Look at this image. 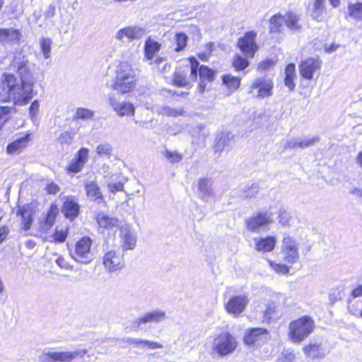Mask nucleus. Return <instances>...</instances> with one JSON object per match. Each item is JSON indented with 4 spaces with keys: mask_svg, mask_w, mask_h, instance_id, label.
Returning a JSON list of instances; mask_svg holds the SVG:
<instances>
[{
    "mask_svg": "<svg viewBox=\"0 0 362 362\" xmlns=\"http://www.w3.org/2000/svg\"><path fill=\"white\" fill-rule=\"evenodd\" d=\"M33 86V83L19 81L13 74L5 73L1 76L0 101H13L14 105H25L34 96Z\"/></svg>",
    "mask_w": 362,
    "mask_h": 362,
    "instance_id": "f257e3e1",
    "label": "nucleus"
},
{
    "mask_svg": "<svg viewBox=\"0 0 362 362\" xmlns=\"http://www.w3.org/2000/svg\"><path fill=\"white\" fill-rule=\"evenodd\" d=\"M136 73L132 65L126 62L119 63L115 69V75L109 86L117 92L124 94L136 86Z\"/></svg>",
    "mask_w": 362,
    "mask_h": 362,
    "instance_id": "f03ea898",
    "label": "nucleus"
},
{
    "mask_svg": "<svg viewBox=\"0 0 362 362\" xmlns=\"http://www.w3.org/2000/svg\"><path fill=\"white\" fill-rule=\"evenodd\" d=\"M314 327V320L309 316H303L290 323L288 336L293 343L299 344L313 332Z\"/></svg>",
    "mask_w": 362,
    "mask_h": 362,
    "instance_id": "7ed1b4c3",
    "label": "nucleus"
},
{
    "mask_svg": "<svg viewBox=\"0 0 362 362\" xmlns=\"http://www.w3.org/2000/svg\"><path fill=\"white\" fill-rule=\"evenodd\" d=\"M237 346L236 338L228 332H223L214 339L211 350L220 356H226L232 354Z\"/></svg>",
    "mask_w": 362,
    "mask_h": 362,
    "instance_id": "20e7f679",
    "label": "nucleus"
},
{
    "mask_svg": "<svg viewBox=\"0 0 362 362\" xmlns=\"http://www.w3.org/2000/svg\"><path fill=\"white\" fill-rule=\"evenodd\" d=\"M190 76L192 81H196L199 74L200 82L197 86V90L202 93L206 88L207 82H211L214 79L215 71L206 66H199V62L195 58H190Z\"/></svg>",
    "mask_w": 362,
    "mask_h": 362,
    "instance_id": "39448f33",
    "label": "nucleus"
},
{
    "mask_svg": "<svg viewBox=\"0 0 362 362\" xmlns=\"http://www.w3.org/2000/svg\"><path fill=\"white\" fill-rule=\"evenodd\" d=\"M92 240L88 237H83L78 240L74 247V250H70L72 258L81 263H89L93 259V255L90 250Z\"/></svg>",
    "mask_w": 362,
    "mask_h": 362,
    "instance_id": "423d86ee",
    "label": "nucleus"
},
{
    "mask_svg": "<svg viewBox=\"0 0 362 362\" xmlns=\"http://www.w3.org/2000/svg\"><path fill=\"white\" fill-rule=\"evenodd\" d=\"M146 35L144 27L132 25L119 28L115 34V38L122 43H129L139 40Z\"/></svg>",
    "mask_w": 362,
    "mask_h": 362,
    "instance_id": "0eeeda50",
    "label": "nucleus"
},
{
    "mask_svg": "<svg viewBox=\"0 0 362 362\" xmlns=\"http://www.w3.org/2000/svg\"><path fill=\"white\" fill-rule=\"evenodd\" d=\"M272 221V213L269 211H262L248 218L246 224L249 230L259 233L262 229L267 228Z\"/></svg>",
    "mask_w": 362,
    "mask_h": 362,
    "instance_id": "6e6552de",
    "label": "nucleus"
},
{
    "mask_svg": "<svg viewBox=\"0 0 362 362\" xmlns=\"http://www.w3.org/2000/svg\"><path fill=\"white\" fill-rule=\"evenodd\" d=\"M281 253L286 263L293 264L298 260V244L293 237L284 235L281 242Z\"/></svg>",
    "mask_w": 362,
    "mask_h": 362,
    "instance_id": "1a4fd4ad",
    "label": "nucleus"
},
{
    "mask_svg": "<svg viewBox=\"0 0 362 362\" xmlns=\"http://www.w3.org/2000/svg\"><path fill=\"white\" fill-rule=\"evenodd\" d=\"M11 66L20 76L21 81L33 83L30 64L28 57L22 53H17L13 58Z\"/></svg>",
    "mask_w": 362,
    "mask_h": 362,
    "instance_id": "9d476101",
    "label": "nucleus"
},
{
    "mask_svg": "<svg viewBox=\"0 0 362 362\" xmlns=\"http://www.w3.org/2000/svg\"><path fill=\"white\" fill-rule=\"evenodd\" d=\"M273 83L270 79L261 77L255 79L250 86V93L255 98H264L272 95Z\"/></svg>",
    "mask_w": 362,
    "mask_h": 362,
    "instance_id": "9b49d317",
    "label": "nucleus"
},
{
    "mask_svg": "<svg viewBox=\"0 0 362 362\" xmlns=\"http://www.w3.org/2000/svg\"><path fill=\"white\" fill-rule=\"evenodd\" d=\"M268 339V331L260 327L250 328L245 330L244 343L248 346H257Z\"/></svg>",
    "mask_w": 362,
    "mask_h": 362,
    "instance_id": "f8f14e48",
    "label": "nucleus"
},
{
    "mask_svg": "<svg viewBox=\"0 0 362 362\" xmlns=\"http://www.w3.org/2000/svg\"><path fill=\"white\" fill-rule=\"evenodd\" d=\"M197 197L204 202H208L214 197V180L211 177H200L196 184Z\"/></svg>",
    "mask_w": 362,
    "mask_h": 362,
    "instance_id": "ddd939ff",
    "label": "nucleus"
},
{
    "mask_svg": "<svg viewBox=\"0 0 362 362\" xmlns=\"http://www.w3.org/2000/svg\"><path fill=\"white\" fill-rule=\"evenodd\" d=\"M103 265L109 272L122 269L124 266L123 255L116 251H109L103 257Z\"/></svg>",
    "mask_w": 362,
    "mask_h": 362,
    "instance_id": "4468645a",
    "label": "nucleus"
},
{
    "mask_svg": "<svg viewBox=\"0 0 362 362\" xmlns=\"http://www.w3.org/2000/svg\"><path fill=\"white\" fill-rule=\"evenodd\" d=\"M320 141L319 136L313 137H293L286 139L283 141V146L284 150L299 148L303 149L313 146L315 143Z\"/></svg>",
    "mask_w": 362,
    "mask_h": 362,
    "instance_id": "2eb2a0df",
    "label": "nucleus"
},
{
    "mask_svg": "<svg viewBox=\"0 0 362 362\" xmlns=\"http://www.w3.org/2000/svg\"><path fill=\"white\" fill-rule=\"evenodd\" d=\"M256 33L254 32H247L243 37L239 39L238 47L247 57H253L257 49V46L255 42Z\"/></svg>",
    "mask_w": 362,
    "mask_h": 362,
    "instance_id": "dca6fc26",
    "label": "nucleus"
},
{
    "mask_svg": "<svg viewBox=\"0 0 362 362\" xmlns=\"http://www.w3.org/2000/svg\"><path fill=\"white\" fill-rule=\"evenodd\" d=\"M108 103L112 110L119 117L133 116L135 108L132 103L126 101H119L115 96H110Z\"/></svg>",
    "mask_w": 362,
    "mask_h": 362,
    "instance_id": "f3484780",
    "label": "nucleus"
},
{
    "mask_svg": "<svg viewBox=\"0 0 362 362\" xmlns=\"http://www.w3.org/2000/svg\"><path fill=\"white\" fill-rule=\"evenodd\" d=\"M249 303L247 296H238L232 297L226 304V311L233 315H239L243 313Z\"/></svg>",
    "mask_w": 362,
    "mask_h": 362,
    "instance_id": "a211bd4d",
    "label": "nucleus"
},
{
    "mask_svg": "<svg viewBox=\"0 0 362 362\" xmlns=\"http://www.w3.org/2000/svg\"><path fill=\"white\" fill-rule=\"evenodd\" d=\"M165 313L160 310H154L148 312L135 319L133 325L137 328H141V325L148 322L159 323L165 319Z\"/></svg>",
    "mask_w": 362,
    "mask_h": 362,
    "instance_id": "6ab92c4d",
    "label": "nucleus"
},
{
    "mask_svg": "<svg viewBox=\"0 0 362 362\" xmlns=\"http://www.w3.org/2000/svg\"><path fill=\"white\" fill-rule=\"evenodd\" d=\"M88 153L89 150L87 148H81L76 157L71 160V163L67 167V172L69 173H79L88 160Z\"/></svg>",
    "mask_w": 362,
    "mask_h": 362,
    "instance_id": "aec40b11",
    "label": "nucleus"
},
{
    "mask_svg": "<svg viewBox=\"0 0 362 362\" xmlns=\"http://www.w3.org/2000/svg\"><path fill=\"white\" fill-rule=\"evenodd\" d=\"M303 351L306 356L313 359H322L326 355V349L322 341L317 340L310 341L309 344L304 346Z\"/></svg>",
    "mask_w": 362,
    "mask_h": 362,
    "instance_id": "412c9836",
    "label": "nucleus"
},
{
    "mask_svg": "<svg viewBox=\"0 0 362 362\" xmlns=\"http://www.w3.org/2000/svg\"><path fill=\"white\" fill-rule=\"evenodd\" d=\"M320 62L318 59L308 58L303 61L299 66L300 75L307 79H312L313 73L320 69Z\"/></svg>",
    "mask_w": 362,
    "mask_h": 362,
    "instance_id": "4be33fe9",
    "label": "nucleus"
},
{
    "mask_svg": "<svg viewBox=\"0 0 362 362\" xmlns=\"http://www.w3.org/2000/svg\"><path fill=\"white\" fill-rule=\"evenodd\" d=\"M17 216L21 218V228L28 230L30 228L33 218V209L30 204H25L18 207Z\"/></svg>",
    "mask_w": 362,
    "mask_h": 362,
    "instance_id": "5701e85b",
    "label": "nucleus"
},
{
    "mask_svg": "<svg viewBox=\"0 0 362 362\" xmlns=\"http://www.w3.org/2000/svg\"><path fill=\"white\" fill-rule=\"evenodd\" d=\"M233 139V135L228 131H221L218 132L215 137L214 143V150L218 156L227 147L230 141Z\"/></svg>",
    "mask_w": 362,
    "mask_h": 362,
    "instance_id": "b1692460",
    "label": "nucleus"
},
{
    "mask_svg": "<svg viewBox=\"0 0 362 362\" xmlns=\"http://www.w3.org/2000/svg\"><path fill=\"white\" fill-rule=\"evenodd\" d=\"M21 37V33L18 29L1 28L0 43L1 44H18Z\"/></svg>",
    "mask_w": 362,
    "mask_h": 362,
    "instance_id": "393cba45",
    "label": "nucleus"
},
{
    "mask_svg": "<svg viewBox=\"0 0 362 362\" xmlns=\"http://www.w3.org/2000/svg\"><path fill=\"white\" fill-rule=\"evenodd\" d=\"M121 246L124 250H134L136 245V236L127 227L120 228Z\"/></svg>",
    "mask_w": 362,
    "mask_h": 362,
    "instance_id": "a878e982",
    "label": "nucleus"
},
{
    "mask_svg": "<svg viewBox=\"0 0 362 362\" xmlns=\"http://www.w3.org/2000/svg\"><path fill=\"white\" fill-rule=\"evenodd\" d=\"M253 241L255 243V250L262 252H269L272 251L276 244V238L274 236L254 238Z\"/></svg>",
    "mask_w": 362,
    "mask_h": 362,
    "instance_id": "bb28decb",
    "label": "nucleus"
},
{
    "mask_svg": "<svg viewBox=\"0 0 362 362\" xmlns=\"http://www.w3.org/2000/svg\"><path fill=\"white\" fill-rule=\"evenodd\" d=\"M87 354L85 349L74 351H55L54 357L56 362H71L76 358H83Z\"/></svg>",
    "mask_w": 362,
    "mask_h": 362,
    "instance_id": "cd10ccee",
    "label": "nucleus"
},
{
    "mask_svg": "<svg viewBox=\"0 0 362 362\" xmlns=\"http://www.w3.org/2000/svg\"><path fill=\"white\" fill-rule=\"evenodd\" d=\"M30 134L27 133L23 136L16 139L14 141L8 144L6 152L8 154L20 153L25 148L30 141Z\"/></svg>",
    "mask_w": 362,
    "mask_h": 362,
    "instance_id": "c85d7f7f",
    "label": "nucleus"
},
{
    "mask_svg": "<svg viewBox=\"0 0 362 362\" xmlns=\"http://www.w3.org/2000/svg\"><path fill=\"white\" fill-rule=\"evenodd\" d=\"M122 341L128 344H133L141 349H161L163 347V344L160 343L149 341V340H144L141 339L137 338H132L127 337L125 339H122Z\"/></svg>",
    "mask_w": 362,
    "mask_h": 362,
    "instance_id": "c756f323",
    "label": "nucleus"
},
{
    "mask_svg": "<svg viewBox=\"0 0 362 362\" xmlns=\"http://www.w3.org/2000/svg\"><path fill=\"white\" fill-rule=\"evenodd\" d=\"M161 45L152 40L150 37L146 40L144 45V58L146 60H152L155 54L160 49Z\"/></svg>",
    "mask_w": 362,
    "mask_h": 362,
    "instance_id": "7c9ffc66",
    "label": "nucleus"
},
{
    "mask_svg": "<svg viewBox=\"0 0 362 362\" xmlns=\"http://www.w3.org/2000/svg\"><path fill=\"white\" fill-rule=\"evenodd\" d=\"M79 211V206L77 202L73 199H66L64 202L62 212L64 213L66 218H70L71 220L75 218Z\"/></svg>",
    "mask_w": 362,
    "mask_h": 362,
    "instance_id": "2f4dec72",
    "label": "nucleus"
},
{
    "mask_svg": "<svg viewBox=\"0 0 362 362\" xmlns=\"http://www.w3.org/2000/svg\"><path fill=\"white\" fill-rule=\"evenodd\" d=\"M285 25L293 32L300 31L301 25L299 23L300 17L292 11L286 12L284 14Z\"/></svg>",
    "mask_w": 362,
    "mask_h": 362,
    "instance_id": "473e14b6",
    "label": "nucleus"
},
{
    "mask_svg": "<svg viewBox=\"0 0 362 362\" xmlns=\"http://www.w3.org/2000/svg\"><path fill=\"white\" fill-rule=\"evenodd\" d=\"M285 25L284 15L279 13L272 16L269 20V32L281 33Z\"/></svg>",
    "mask_w": 362,
    "mask_h": 362,
    "instance_id": "72a5a7b5",
    "label": "nucleus"
},
{
    "mask_svg": "<svg viewBox=\"0 0 362 362\" xmlns=\"http://www.w3.org/2000/svg\"><path fill=\"white\" fill-rule=\"evenodd\" d=\"M85 189L87 196L90 199L98 202L103 201V195L100 191V187L95 182H87Z\"/></svg>",
    "mask_w": 362,
    "mask_h": 362,
    "instance_id": "f704fd0d",
    "label": "nucleus"
},
{
    "mask_svg": "<svg viewBox=\"0 0 362 362\" xmlns=\"http://www.w3.org/2000/svg\"><path fill=\"white\" fill-rule=\"evenodd\" d=\"M325 11V0H314L311 11L312 18L321 21L324 18Z\"/></svg>",
    "mask_w": 362,
    "mask_h": 362,
    "instance_id": "c9c22d12",
    "label": "nucleus"
},
{
    "mask_svg": "<svg viewBox=\"0 0 362 362\" xmlns=\"http://www.w3.org/2000/svg\"><path fill=\"white\" fill-rule=\"evenodd\" d=\"M259 186L257 183H252L240 189L238 192L239 197L242 199H250L255 197L259 191Z\"/></svg>",
    "mask_w": 362,
    "mask_h": 362,
    "instance_id": "e433bc0d",
    "label": "nucleus"
},
{
    "mask_svg": "<svg viewBox=\"0 0 362 362\" xmlns=\"http://www.w3.org/2000/svg\"><path fill=\"white\" fill-rule=\"evenodd\" d=\"M348 16L357 21H362V3L350 4Z\"/></svg>",
    "mask_w": 362,
    "mask_h": 362,
    "instance_id": "4c0bfd02",
    "label": "nucleus"
},
{
    "mask_svg": "<svg viewBox=\"0 0 362 362\" xmlns=\"http://www.w3.org/2000/svg\"><path fill=\"white\" fill-rule=\"evenodd\" d=\"M98 223L100 227L112 228L117 226L119 221L117 218L110 217L105 214H99L98 216Z\"/></svg>",
    "mask_w": 362,
    "mask_h": 362,
    "instance_id": "58836bf2",
    "label": "nucleus"
},
{
    "mask_svg": "<svg viewBox=\"0 0 362 362\" xmlns=\"http://www.w3.org/2000/svg\"><path fill=\"white\" fill-rule=\"evenodd\" d=\"M159 114L167 117H179L184 115V109L182 107H171L170 106H163L158 110Z\"/></svg>",
    "mask_w": 362,
    "mask_h": 362,
    "instance_id": "ea45409f",
    "label": "nucleus"
},
{
    "mask_svg": "<svg viewBox=\"0 0 362 362\" xmlns=\"http://www.w3.org/2000/svg\"><path fill=\"white\" fill-rule=\"evenodd\" d=\"M223 83L230 89L232 92L237 90L240 84V78L235 77L230 74H226L222 77Z\"/></svg>",
    "mask_w": 362,
    "mask_h": 362,
    "instance_id": "a19ab883",
    "label": "nucleus"
},
{
    "mask_svg": "<svg viewBox=\"0 0 362 362\" xmlns=\"http://www.w3.org/2000/svg\"><path fill=\"white\" fill-rule=\"evenodd\" d=\"M95 112L89 109L78 107L76 109L74 116V119L88 120L93 118Z\"/></svg>",
    "mask_w": 362,
    "mask_h": 362,
    "instance_id": "79ce46f5",
    "label": "nucleus"
},
{
    "mask_svg": "<svg viewBox=\"0 0 362 362\" xmlns=\"http://www.w3.org/2000/svg\"><path fill=\"white\" fill-rule=\"evenodd\" d=\"M188 40L187 35L184 33H177L175 35V42L176 44V47L174 50L175 52L182 51L186 45Z\"/></svg>",
    "mask_w": 362,
    "mask_h": 362,
    "instance_id": "37998d69",
    "label": "nucleus"
},
{
    "mask_svg": "<svg viewBox=\"0 0 362 362\" xmlns=\"http://www.w3.org/2000/svg\"><path fill=\"white\" fill-rule=\"evenodd\" d=\"M52 44V41L49 37H42L40 41L42 53L46 59L50 57Z\"/></svg>",
    "mask_w": 362,
    "mask_h": 362,
    "instance_id": "c03bdc74",
    "label": "nucleus"
},
{
    "mask_svg": "<svg viewBox=\"0 0 362 362\" xmlns=\"http://www.w3.org/2000/svg\"><path fill=\"white\" fill-rule=\"evenodd\" d=\"M76 134V130L74 129L70 131H66L60 134L58 138V141L61 144H71L74 140V138Z\"/></svg>",
    "mask_w": 362,
    "mask_h": 362,
    "instance_id": "a18cd8bd",
    "label": "nucleus"
},
{
    "mask_svg": "<svg viewBox=\"0 0 362 362\" xmlns=\"http://www.w3.org/2000/svg\"><path fill=\"white\" fill-rule=\"evenodd\" d=\"M249 64L248 61L239 54H236L233 60V66L237 71L244 70Z\"/></svg>",
    "mask_w": 362,
    "mask_h": 362,
    "instance_id": "49530a36",
    "label": "nucleus"
},
{
    "mask_svg": "<svg viewBox=\"0 0 362 362\" xmlns=\"http://www.w3.org/2000/svg\"><path fill=\"white\" fill-rule=\"evenodd\" d=\"M173 81V84L177 87H187L189 84L185 76L178 72L174 74Z\"/></svg>",
    "mask_w": 362,
    "mask_h": 362,
    "instance_id": "de8ad7c7",
    "label": "nucleus"
},
{
    "mask_svg": "<svg viewBox=\"0 0 362 362\" xmlns=\"http://www.w3.org/2000/svg\"><path fill=\"white\" fill-rule=\"evenodd\" d=\"M58 214V209L56 206H51L45 218H44V221L49 223V224L54 225L57 215Z\"/></svg>",
    "mask_w": 362,
    "mask_h": 362,
    "instance_id": "09e8293b",
    "label": "nucleus"
},
{
    "mask_svg": "<svg viewBox=\"0 0 362 362\" xmlns=\"http://www.w3.org/2000/svg\"><path fill=\"white\" fill-rule=\"evenodd\" d=\"M96 153L97 154L100 156H109L111 155L112 148L110 144H99L96 147Z\"/></svg>",
    "mask_w": 362,
    "mask_h": 362,
    "instance_id": "8fccbe9b",
    "label": "nucleus"
},
{
    "mask_svg": "<svg viewBox=\"0 0 362 362\" xmlns=\"http://www.w3.org/2000/svg\"><path fill=\"white\" fill-rule=\"evenodd\" d=\"M164 156L171 163H176L180 162L182 159V156L177 152H172L168 150H165L164 153Z\"/></svg>",
    "mask_w": 362,
    "mask_h": 362,
    "instance_id": "3c124183",
    "label": "nucleus"
},
{
    "mask_svg": "<svg viewBox=\"0 0 362 362\" xmlns=\"http://www.w3.org/2000/svg\"><path fill=\"white\" fill-rule=\"evenodd\" d=\"M17 110L15 107L0 106V122H3L11 112H16Z\"/></svg>",
    "mask_w": 362,
    "mask_h": 362,
    "instance_id": "603ef678",
    "label": "nucleus"
},
{
    "mask_svg": "<svg viewBox=\"0 0 362 362\" xmlns=\"http://www.w3.org/2000/svg\"><path fill=\"white\" fill-rule=\"evenodd\" d=\"M270 266L277 273L285 274L288 273L289 267L286 264L281 263H274L272 262H269Z\"/></svg>",
    "mask_w": 362,
    "mask_h": 362,
    "instance_id": "864d4df0",
    "label": "nucleus"
},
{
    "mask_svg": "<svg viewBox=\"0 0 362 362\" xmlns=\"http://www.w3.org/2000/svg\"><path fill=\"white\" fill-rule=\"evenodd\" d=\"M279 221L282 226H290L291 216L288 212L286 211H281L279 216Z\"/></svg>",
    "mask_w": 362,
    "mask_h": 362,
    "instance_id": "5fc2aeb1",
    "label": "nucleus"
},
{
    "mask_svg": "<svg viewBox=\"0 0 362 362\" xmlns=\"http://www.w3.org/2000/svg\"><path fill=\"white\" fill-rule=\"evenodd\" d=\"M67 237V229L65 230L56 229L55 233L53 235L54 241L59 243H64Z\"/></svg>",
    "mask_w": 362,
    "mask_h": 362,
    "instance_id": "6e6d98bb",
    "label": "nucleus"
},
{
    "mask_svg": "<svg viewBox=\"0 0 362 362\" xmlns=\"http://www.w3.org/2000/svg\"><path fill=\"white\" fill-rule=\"evenodd\" d=\"M38 362H56L54 352L44 353L38 358Z\"/></svg>",
    "mask_w": 362,
    "mask_h": 362,
    "instance_id": "4d7b16f0",
    "label": "nucleus"
},
{
    "mask_svg": "<svg viewBox=\"0 0 362 362\" xmlns=\"http://www.w3.org/2000/svg\"><path fill=\"white\" fill-rule=\"evenodd\" d=\"M40 107V104L37 100H35L32 103L29 108V114L32 119H33L37 115Z\"/></svg>",
    "mask_w": 362,
    "mask_h": 362,
    "instance_id": "13d9d810",
    "label": "nucleus"
},
{
    "mask_svg": "<svg viewBox=\"0 0 362 362\" xmlns=\"http://www.w3.org/2000/svg\"><path fill=\"white\" fill-rule=\"evenodd\" d=\"M107 187L111 192L115 193L119 191H122L124 185L121 182H118L116 183L109 182L107 183Z\"/></svg>",
    "mask_w": 362,
    "mask_h": 362,
    "instance_id": "bf43d9fd",
    "label": "nucleus"
},
{
    "mask_svg": "<svg viewBox=\"0 0 362 362\" xmlns=\"http://www.w3.org/2000/svg\"><path fill=\"white\" fill-rule=\"evenodd\" d=\"M46 189L49 194H56L60 190V187L54 182L48 184L46 187Z\"/></svg>",
    "mask_w": 362,
    "mask_h": 362,
    "instance_id": "052dcab7",
    "label": "nucleus"
},
{
    "mask_svg": "<svg viewBox=\"0 0 362 362\" xmlns=\"http://www.w3.org/2000/svg\"><path fill=\"white\" fill-rule=\"evenodd\" d=\"M214 45L212 42H209L206 45V47L207 49L208 53H202L199 54V57L202 61H207L209 55L211 54L213 50Z\"/></svg>",
    "mask_w": 362,
    "mask_h": 362,
    "instance_id": "680f3d73",
    "label": "nucleus"
},
{
    "mask_svg": "<svg viewBox=\"0 0 362 362\" xmlns=\"http://www.w3.org/2000/svg\"><path fill=\"white\" fill-rule=\"evenodd\" d=\"M274 64V62L271 59H266L264 62H262L258 65V69L259 70L266 71L272 67Z\"/></svg>",
    "mask_w": 362,
    "mask_h": 362,
    "instance_id": "e2e57ef3",
    "label": "nucleus"
},
{
    "mask_svg": "<svg viewBox=\"0 0 362 362\" xmlns=\"http://www.w3.org/2000/svg\"><path fill=\"white\" fill-rule=\"evenodd\" d=\"M293 78L294 76H285L284 83L290 90H293L296 86Z\"/></svg>",
    "mask_w": 362,
    "mask_h": 362,
    "instance_id": "0e129e2a",
    "label": "nucleus"
},
{
    "mask_svg": "<svg viewBox=\"0 0 362 362\" xmlns=\"http://www.w3.org/2000/svg\"><path fill=\"white\" fill-rule=\"evenodd\" d=\"M276 310V305L274 303H269L266 310L264 311V315L267 318H270V315L274 313Z\"/></svg>",
    "mask_w": 362,
    "mask_h": 362,
    "instance_id": "69168bd1",
    "label": "nucleus"
},
{
    "mask_svg": "<svg viewBox=\"0 0 362 362\" xmlns=\"http://www.w3.org/2000/svg\"><path fill=\"white\" fill-rule=\"evenodd\" d=\"M296 66L293 63L288 64L285 69V76H295Z\"/></svg>",
    "mask_w": 362,
    "mask_h": 362,
    "instance_id": "338daca9",
    "label": "nucleus"
},
{
    "mask_svg": "<svg viewBox=\"0 0 362 362\" xmlns=\"http://www.w3.org/2000/svg\"><path fill=\"white\" fill-rule=\"evenodd\" d=\"M56 264L63 269H68L69 266V263L66 262L64 258L62 257H59V258L57 259Z\"/></svg>",
    "mask_w": 362,
    "mask_h": 362,
    "instance_id": "774afa93",
    "label": "nucleus"
}]
</instances>
